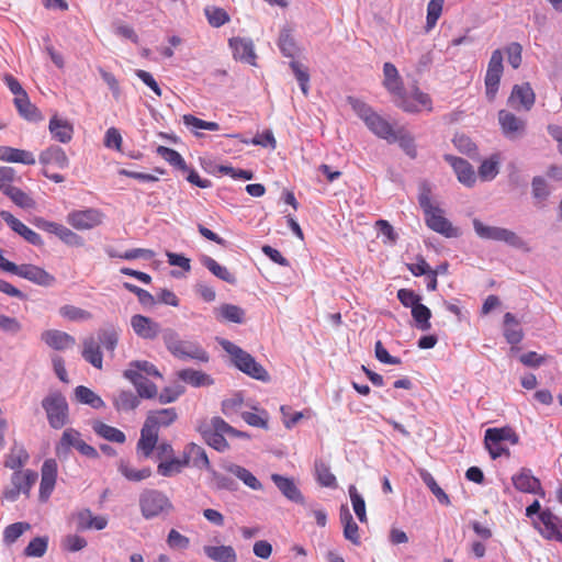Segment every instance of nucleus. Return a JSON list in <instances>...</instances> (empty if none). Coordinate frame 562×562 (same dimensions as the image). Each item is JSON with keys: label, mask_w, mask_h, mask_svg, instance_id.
Returning <instances> with one entry per match:
<instances>
[{"label": "nucleus", "mask_w": 562, "mask_h": 562, "mask_svg": "<svg viewBox=\"0 0 562 562\" xmlns=\"http://www.w3.org/2000/svg\"><path fill=\"white\" fill-rule=\"evenodd\" d=\"M177 418L178 413L176 408H161L149 411L144 424L158 432L161 427L166 428L172 425Z\"/></svg>", "instance_id": "obj_17"}, {"label": "nucleus", "mask_w": 562, "mask_h": 562, "mask_svg": "<svg viewBox=\"0 0 562 562\" xmlns=\"http://www.w3.org/2000/svg\"><path fill=\"white\" fill-rule=\"evenodd\" d=\"M76 400L81 404H87L92 408H102L104 407L103 400L97 395L91 389L79 385L75 389Z\"/></svg>", "instance_id": "obj_48"}, {"label": "nucleus", "mask_w": 562, "mask_h": 562, "mask_svg": "<svg viewBox=\"0 0 562 562\" xmlns=\"http://www.w3.org/2000/svg\"><path fill=\"white\" fill-rule=\"evenodd\" d=\"M41 223H42V225H41L42 228H44L45 231H47L49 233L57 235L59 237L60 241L68 244V245L79 243V236L77 234H75L74 232H71L69 228H67L60 224L53 223V222L42 221Z\"/></svg>", "instance_id": "obj_41"}, {"label": "nucleus", "mask_w": 562, "mask_h": 562, "mask_svg": "<svg viewBox=\"0 0 562 562\" xmlns=\"http://www.w3.org/2000/svg\"><path fill=\"white\" fill-rule=\"evenodd\" d=\"M220 345L231 356L234 366L241 372L256 380H269L267 370L260 363H258L250 353L246 352L240 347L226 339H222Z\"/></svg>", "instance_id": "obj_3"}, {"label": "nucleus", "mask_w": 562, "mask_h": 562, "mask_svg": "<svg viewBox=\"0 0 562 562\" xmlns=\"http://www.w3.org/2000/svg\"><path fill=\"white\" fill-rule=\"evenodd\" d=\"M188 467V460L182 458H169L162 460L157 465V472L165 477L173 476L182 471V469Z\"/></svg>", "instance_id": "obj_44"}, {"label": "nucleus", "mask_w": 562, "mask_h": 562, "mask_svg": "<svg viewBox=\"0 0 562 562\" xmlns=\"http://www.w3.org/2000/svg\"><path fill=\"white\" fill-rule=\"evenodd\" d=\"M158 443V432L143 425L140 430V438L137 442L136 449L144 458H149Z\"/></svg>", "instance_id": "obj_27"}, {"label": "nucleus", "mask_w": 562, "mask_h": 562, "mask_svg": "<svg viewBox=\"0 0 562 562\" xmlns=\"http://www.w3.org/2000/svg\"><path fill=\"white\" fill-rule=\"evenodd\" d=\"M157 154L175 168L183 172L189 170V167L186 164L184 159L177 150L165 146H158Z\"/></svg>", "instance_id": "obj_52"}, {"label": "nucleus", "mask_w": 562, "mask_h": 562, "mask_svg": "<svg viewBox=\"0 0 562 562\" xmlns=\"http://www.w3.org/2000/svg\"><path fill=\"white\" fill-rule=\"evenodd\" d=\"M217 318L241 324L245 321V311L234 304H223L217 308Z\"/></svg>", "instance_id": "obj_50"}, {"label": "nucleus", "mask_w": 562, "mask_h": 562, "mask_svg": "<svg viewBox=\"0 0 562 562\" xmlns=\"http://www.w3.org/2000/svg\"><path fill=\"white\" fill-rule=\"evenodd\" d=\"M383 74H384V87L386 90L393 93H400L401 89H403V82L398 75L396 67L392 63H385L383 65Z\"/></svg>", "instance_id": "obj_40"}, {"label": "nucleus", "mask_w": 562, "mask_h": 562, "mask_svg": "<svg viewBox=\"0 0 562 562\" xmlns=\"http://www.w3.org/2000/svg\"><path fill=\"white\" fill-rule=\"evenodd\" d=\"M488 440L492 441V443L497 441H509L512 445H517L519 442V437L512 427L505 426L501 428L486 429L484 441Z\"/></svg>", "instance_id": "obj_37"}, {"label": "nucleus", "mask_w": 562, "mask_h": 562, "mask_svg": "<svg viewBox=\"0 0 562 562\" xmlns=\"http://www.w3.org/2000/svg\"><path fill=\"white\" fill-rule=\"evenodd\" d=\"M36 481L37 473L32 470L15 471L11 477L12 485L19 488L21 493L26 495H29L32 486Z\"/></svg>", "instance_id": "obj_38"}, {"label": "nucleus", "mask_w": 562, "mask_h": 562, "mask_svg": "<svg viewBox=\"0 0 562 562\" xmlns=\"http://www.w3.org/2000/svg\"><path fill=\"white\" fill-rule=\"evenodd\" d=\"M228 43L236 60L256 66L257 55L250 38L233 37Z\"/></svg>", "instance_id": "obj_16"}, {"label": "nucleus", "mask_w": 562, "mask_h": 562, "mask_svg": "<svg viewBox=\"0 0 562 562\" xmlns=\"http://www.w3.org/2000/svg\"><path fill=\"white\" fill-rule=\"evenodd\" d=\"M204 266L218 279L231 284H234L236 282L235 276L232 272H229L226 267L221 266L214 259L206 258L204 260Z\"/></svg>", "instance_id": "obj_57"}, {"label": "nucleus", "mask_w": 562, "mask_h": 562, "mask_svg": "<svg viewBox=\"0 0 562 562\" xmlns=\"http://www.w3.org/2000/svg\"><path fill=\"white\" fill-rule=\"evenodd\" d=\"M0 269L29 281H32L38 285L49 286L55 283V277L46 272L44 269L34 265H21L9 261L0 254Z\"/></svg>", "instance_id": "obj_6"}, {"label": "nucleus", "mask_w": 562, "mask_h": 562, "mask_svg": "<svg viewBox=\"0 0 562 562\" xmlns=\"http://www.w3.org/2000/svg\"><path fill=\"white\" fill-rule=\"evenodd\" d=\"M431 184L427 180H423L418 184V204L424 212L426 225L436 233L448 238L459 236V228L454 227L443 215L440 209L431 200Z\"/></svg>", "instance_id": "obj_1"}, {"label": "nucleus", "mask_w": 562, "mask_h": 562, "mask_svg": "<svg viewBox=\"0 0 562 562\" xmlns=\"http://www.w3.org/2000/svg\"><path fill=\"white\" fill-rule=\"evenodd\" d=\"M473 228L476 235L483 239L506 243L510 246H521L524 244L515 232L503 227L485 225L477 218L473 220Z\"/></svg>", "instance_id": "obj_7"}, {"label": "nucleus", "mask_w": 562, "mask_h": 562, "mask_svg": "<svg viewBox=\"0 0 562 562\" xmlns=\"http://www.w3.org/2000/svg\"><path fill=\"white\" fill-rule=\"evenodd\" d=\"M162 340L168 351L178 359H193L200 362H207L209 353L192 340H182L178 333L171 328L164 329Z\"/></svg>", "instance_id": "obj_2"}, {"label": "nucleus", "mask_w": 562, "mask_h": 562, "mask_svg": "<svg viewBox=\"0 0 562 562\" xmlns=\"http://www.w3.org/2000/svg\"><path fill=\"white\" fill-rule=\"evenodd\" d=\"M29 458L30 457L25 448L22 445L14 442L5 457L4 465L15 472L29 461Z\"/></svg>", "instance_id": "obj_36"}, {"label": "nucleus", "mask_w": 562, "mask_h": 562, "mask_svg": "<svg viewBox=\"0 0 562 562\" xmlns=\"http://www.w3.org/2000/svg\"><path fill=\"white\" fill-rule=\"evenodd\" d=\"M316 477L318 483L325 487H336V476L331 473L329 467L319 461L315 463Z\"/></svg>", "instance_id": "obj_56"}, {"label": "nucleus", "mask_w": 562, "mask_h": 562, "mask_svg": "<svg viewBox=\"0 0 562 562\" xmlns=\"http://www.w3.org/2000/svg\"><path fill=\"white\" fill-rule=\"evenodd\" d=\"M41 405L52 428L61 429L68 424L69 405L60 391H50L42 400Z\"/></svg>", "instance_id": "obj_5"}, {"label": "nucleus", "mask_w": 562, "mask_h": 562, "mask_svg": "<svg viewBox=\"0 0 562 562\" xmlns=\"http://www.w3.org/2000/svg\"><path fill=\"white\" fill-rule=\"evenodd\" d=\"M138 504L142 516L147 520L169 515L175 509L171 499L164 492L155 488L143 490Z\"/></svg>", "instance_id": "obj_4"}, {"label": "nucleus", "mask_w": 562, "mask_h": 562, "mask_svg": "<svg viewBox=\"0 0 562 562\" xmlns=\"http://www.w3.org/2000/svg\"><path fill=\"white\" fill-rule=\"evenodd\" d=\"M131 326L134 333L142 339L145 340H154L160 334L162 335V329L160 324L155 322L153 318L148 316H144L142 314H136L131 317Z\"/></svg>", "instance_id": "obj_13"}, {"label": "nucleus", "mask_w": 562, "mask_h": 562, "mask_svg": "<svg viewBox=\"0 0 562 562\" xmlns=\"http://www.w3.org/2000/svg\"><path fill=\"white\" fill-rule=\"evenodd\" d=\"M119 472L131 482H140L151 475L150 468L134 469L127 461L120 460L117 464Z\"/></svg>", "instance_id": "obj_42"}, {"label": "nucleus", "mask_w": 562, "mask_h": 562, "mask_svg": "<svg viewBox=\"0 0 562 562\" xmlns=\"http://www.w3.org/2000/svg\"><path fill=\"white\" fill-rule=\"evenodd\" d=\"M389 143H398L401 148L411 158H415L417 155L416 145L414 142V137L407 133L404 128H400L394 131L393 135L387 140Z\"/></svg>", "instance_id": "obj_46"}, {"label": "nucleus", "mask_w": 562, "mask_h": 562, "mask_svg": "<svg viewBox=\"0 0 562 562\" xmlns=\"http://www.w3.org/2000/svg\"><path fill=\"white\" fill-rule=\"evenodd\" d=\"M4 195L22 209L29 210L35 206V201L27 193L16 187L12 186Z\"/></svg>", "instance_id": "obj_54"}, {"label": "nucleus", "mask_w": 562, "mask_h": 562, "mask_svg": "<svg viewBox=\"0 0 562 562\" xmlns=\"http://www.w3.org/2000/svg\"><path fill=\"white\" fill-rule=\"evenodd\" d=\"M70 448H75L80 454L95 459L99 457L97 449L90 445H88L82 438L81 434L74 429L67 428L64 430L59 443L57 446V451L67 452Z\"/></svg>", "instance_id": "obj_10"}, {"label": "nucleus", "mask_w": 562, "mask_h": 562, "mask_svg": "<svg viewBox=\"0 0 562 562\" xmlns=\"http://www.w3.org/2000/svg\"><path fill=\"white\" fill-rule=\"evenodd\" d=\"M349 496L352 504V508L358 519L361 522L367 521L366 503L363 497L358 493L355 485L349 486Z\"/></svg>", "instance_id": "obj_61"}, {"label": "nucleus", "mask_w": 562, "mask_h": 562, "mask_svg": "<svg viewBox=\"0 0 562 562\" xmlns=\"http://www.w3.org/2000/svg\"><path fill=\"white\" fill-rule=\"evenodd\" d=\"M412 316L418 329L423 331L430 329L431 311L426 305L419 303L418 305L413 306Z\"/></svg>", "instance_id": "obj_53"}, {"label": "nucleus", "mask_w": 562, "mask_h": 562, "mask_svg": "<svg viewBox=\"0 0 562 562\" xmlns=\"http://www.w3.org/2000/svg\"><path fill=\"white\" fill-rule=\"evenodd\" d=\"M272 482L284 497L294 503L304 504V496L294 483L293 479L273 473L271 475Z\"/></svg>", "instance_id": "obj_22"}, {"label": "nucleus", "mask_w": 562, "mask_h": 562, "mask_svg": "<svg viewBox=\"0 0 562 562\" xmlns=\"http://www.w3.org/2000/svg\"><path fill=\"white\" fill-rule=\"evenodd\" d=\"M182 457L184 460H188V467L192 465L199 470L206 471L212 470L205 449L194 442H190L184 447Z\"/></svg>", "instance_id": "obj_18"}, {"label": "nucleus", "mask_w": 562, "mask_h": 562, "mask_svg": "<svg viewBox=\"0 0 562 562\" xmlns=\"http://www.w3.org/2000/svg\"><path fill=\"white\" fill-rule=\"evenodd\" d=\"M204 428H209L211 431L220 434L222 436H231V437H240L248 438V435L233 428L229 424H227L222 417H213L210 424L201 425Z\"/></svg>", "instance_id": "obj_43"}, {"label": "nucleus", "mask_w": 562, "mask_h": 562, "mask_svg": "<svg viewBox=\"0 0 562 562\" xmlns=\"http://www.w3.org/2000/svg\"><path fill=\"white\" fill-rule=\"evenodd\" d=\"M540 521L543 527L541 528V535L549 540H557L562 542V531L559 518L549 510L540 513Z\"/></svg>", "instance_id": "obj_23"}, {"label": "nucleus", "mask_w": 562, "mask_h": 562, "mask_svg": "<svg viewBox=\"0 0 562 562\" xmlns=\"http://www.w3.org/2000/svg\"><path fill=\"white\" fill-rule=\"evenodd\" d=\"M503 71V53L501 49H495L492 52L484 79L485 94L490 102L496 98Z\"/></svg>", "instance_id": "obj_8"}, {"label": "nucleus", "mask_w": 562, "mask_h": 562, "mask_svg": "<svg viewBox=\"0 0 562 562\" xmlns=\"http://www.w3.org/2000/svg\"><path fill=\"white\" fill-rule=\"evenodd\" d=\"M67 222L76 229H90L102 222V214L94 209L74 211L68 214Z\"/></svg>", "instance_id": "obj_14"}, {"label": "nucleus", "mask_w": 562, "mask_h": 562, "mask_svg": "<svg viewBox=\"0 0 562 562\" xmlns=\"http://www.w3.org/2000/svg\"><path fill=\"white\" fill-rule=\"evenodd\" d=\"M504 337L510 345H518L524 338L519 321L509 312L504 315Z\"/></svg>", "instance_id": "obj_29"}, {"label": "nucleus", "mask_w": 562, "mask_h": 562, "mask_svg": "<svg viewBox=\"0 0 562 562\" xmlns=\"http://www.w3.org/2000/svg\"><path fill=\"white\" fill-rule=\"evenodd\" d=\"M0 160L24 165L35 164V157L31 151L9 146H0Z\"/></svg>", "instance_id": "obj_30"}, {"label": "nucleus", "mask_w": 562, "mask_h": 562, "mask_svg": "<svg viewBox=\"0 0 562 562\" xmlns=\"http://www.w3.org/2000/svg\"><path fill=\"white\" fill-rule=\"evenodd\" d=\"M48 128L53 137L60 143L66 144L72 139V124L67 120L59 119L57 114L50 119Z\"/></svg>", "instance_id": "obj_26"}, {"label": "nucleus", "mask_w": 562, "mask_h": 562, "mask_svg": "<svg viewBox=\"0 0 562 562\" xmlns=\"http://www.w3.org/2000/svg\"><path fill=\"white\" fill-rule=\"evenodd\" d=\"M278 47L285 57L294 59L297 55L300 48L292 35V30L289 26L281 29L278 38Z\"/></svg>", "instance_id": "obj_35"}, {"label": "nucleus", "mask_w": 562, "mask_h": 562, "mask_svg": "<svg viewBox=\"0 0 562 562\" xmlns=\"http://www.w3.org/2000/svg\"><path fill=\"white\" fill-rule=\"evenodd\" d=\"M124 376L133 382L140 397L153 398L157 395V386L134 369H127Z\"/></svg>", "instance_id": "obj_24"}, {"label": "nucleus", "mask_w": 562, "mask_h": 562, "mask_svg": "<svg viewBox=\"0 0 562 562\" xmlns=\"http://www.w3.org/2000/svg\"><path fill=\"white\" fill-rule=\"evenodd\" d=\"M498 124L502 134L509 140H517L526 135L527 122L507 110H499L497 113Z\"/></svg>", "instance_id": "obj_9"}, {"label": "nucleus", "mask_w": 562, "mask_h": 562, "mask_svg": "<svg viewBox=\"0 0 562 562\" xmlns=\"http://www.w3.org/2000/svg\"><path fill=\"white\" fill-rule=\"evenodd\" d=\"M40 498L47 501L55 488L57 479V462L54 459L44 461L41 470Z\"/></svg>", "instance_id": "obj_15"}, {"label": "nucleus", "mask_w": 562, "mask_h": 562, "mask_svg": "<svg viewBox=\"0 0 562 562\" xmlns=\"http://www.w3.org/2000/svg\"><path fill=\"white\" fill-rule=\"evenodd\" d=\"M199 431L204 441L216 451L224 452L229 448L225 436L211 431L209 428H204L202 426L199 427Z\"/></svg>", "instance_id": "obj_51"}, {"label": "nucleus", "mask_w": 562, "mask_h": 562, "mask_svg": "<svg viewBox=\"0 0 562 562\" xmlns=\"http://www.w3.org/2000/svg\"><path fill=\"white\" fill-rule=\"evenodd\" d=\"M536 102V94L529 82L515 85L512 89L510 95L507 99V104L514 110L530 111Z\"/></svg>", "instance_id": "obj_11"}, {"label": "nucleus", "mask_w": 562, "mask_h": 562, "mask_svg": "<svg viewBox=\"0 0 562 562\" xmlns=\"http://www.w3.org/2000/svg\"><path fill=\"white\" fill-rule=\"evenodd\" d=\"M0 217L11 227L12 231L21 235L25 241L36 245L41 241L40 235L15 218L10 212L1 211Z\"/></svg>", "instance_id": "obj_25"}, {"label": "nucleus", "mask_w": 562, "mask_h": 562, "mask_svg": "<svg viewBox=\"0 0 562 562\" xmlns=\"http://www.w3.org/2000/svg\"><path fill=\"white\" fill-rule=\"evenodd\" d=\"M78 531L103 530L108 527L109 519L104 515H93L89 508L78 510L72 515Z\"/></svg>", "instance_id": "obj_12"}, {"label": "nucleus", "mask_w": 562, "mask_h": 562, "mask_svg": "<svg viewBox=\"0 0 562 562\" xmlns=\"http://www.w3.org/2000/svg\"><path fill=\"white\" fill-rule=\"evenodd\" d=\"M92 428L97 435L109 441L124 443L126 440V436L122 430L102 422H95Z\"/></svg>", "instance_id": "obj_47"}, {"label": "nucleus", "mask_w": 562, "mask_h": 562, "mask_svg": "<svg viewBox=\"0 0 562 562\" xmlns=\"http://www.w3.org/2000/svg\"><path fill=\"white\" fill-rule=\"evenodd\" d=\"M203 551L215 562H237V554L232 546H205Z\"/></svg>", "instance_id": "obj_32"}, {"label": "nucleus", "mask_w": 562, "mask_h": 562, "mask_svg": "<svg viewBox=\"0 0 562 562\" xmlns=\"http://www.w3.org/2000/svg\"><path fill=\"white\" fill-rule=\"evenodd\" d=\"M41 338L47 346L55 350H65L76 345L75 337L57 329L43 331Z\"/></svg>", "instance_id": "obj_21"}, {"label": "nucleus", "mask_w": 562, "mask_h": 562, "mask_svg": "<svg viewBox=\"0 0 562 562\" xmlns=\"http://www.w3.org/2000/svg\"><path fill=\"white\" fill-rule=\"evenodd\" d=\"M532 196L538 202H544L550 195V190L547 180L543 177H533L531 182Z\"/></svg>", "instance_id": "obj_64"}, {"label": "nucleus", "mask_w": 562, "mask_h": 562, "mask_svg": "<svg viewBox=\"0 0 562 562\" xmlns=\"http://www.w3.org/2000/svg\"><path fill=\"white\" fill-rule=\"evenodd\" d=\"M13 103L23 119L31 122H38L43 119L40 110L31 103L27 93L20 98H14Z\"/></svg>", "instance_id": "obj_34"}, {"label": "nucleus", "mask_w": 562, "mask_h": 562, "mask_svg": "<svg viewBox=\"0 0 562 562\" xmlns=\"http://www.w3.org/2000/svg\"><path fill=\"white\" fill-rule=\"evenodd\" d=\"M445 0H430L427 5L426 32L435 27L442 13Z\"/></svg>", "instance_id": "obj_58"}, {"label": "nucleus", "mask_w": 562, "mask_h": 562, "mask_svg": "<svg viewBox=\"0 0 562 562\" xmlns=\"http://www.w3.org/2000/svg\"><path fill=\"white\" fill-rule=\"evenodd\" d=\"M445 160L451 165L461 183L467 187H472L475 183V172L469 161L452 155H445Z\"/></svg>", "instance_id": "obj_19"}, {"label": "nucleus", "mask_w": 562, "mask_h": 562, "mask_svg": "<svg viewBox=\"0 0 562 562\" xmlns=\"http://www.w3.org/2000/svg\"><path fill=\"white\" fill-rule=\"evenodd\" d=\"M241 417L250 426L263 429L268 428L269 415L265 409L259 412H244Z\"/></svg>", "instance_id": "obj_63"}, {"label": "nucleus", "mask_w": 562, "mask_h": 562, "mask_svg": "<svg viewBox=\"0 0 562 562\" xmlns=\"http://www.w3.org/2000/svg\"><path fill=\"white\" fill-rule=\"evenodd\" d=\"M204 13L207 19V22L213 27H221L229 21L228 13L224 9L218 7H206L204 9Z\"/></svg>", "instance_id": "obj_55"}, {"label": "nucleus", "mask_w": 562, "mask_h": 562, "mask_svg": "<svg viewBox=\"0 0 562 562\" xmlns=\"http://www.w3.org/2000/svg\"><path fill=\"white\" fill-rule=\"evenodd\" d=\"M226 470L244 482L245 485L252 490H261L262 485L257 477L244 467L229 464Z\"/></svg>", "instance_id": "obj_49"}, {"label": "nucleus", "mask_w": 562, "mask_h": 562, "mask_svg": "<svg viewBox=\"0 0 562 562\" xmlns=\"http://www.w3.org/2000/svg\"><path fill=\"white\" fill-rule=\"evenodd\" d=\"M499 161L496 155L484 160L479 167V176L483 180H493L499 172Z\"/></svg>", "instance_id": "obj_59"}, {"label": "nucleus", "mask_w": 562, "mask_h": 562, "mask_svg": "<svg viewBox=\"0 0 562 562\" xmlns=\"http://www.w3.org/2000/svg\"><path fill=\"white\" fill-rule=\"evenodd\" d=\"M40 162L44 166L55 165L57 168L64 169L68 166L69 160L63 148L53 145L41 153Z\"/></svg>", "instance_id": "obj_28"}, {"label": "nucleus", "mask_w": 562, "mask_h": 562, "mask_svg": "<svg viewBox=\"0 0 562 562\" xmlns=\"http://www.w3.org/2000/svg\"><path fill=\"white\" fill-rule=\"evenodd\" d=\"M139 404V400L138 397L133 394L132 392H121L115 401H114V405L115 407L119 409V411H132L134 408H136Z\"/></svg>", "instance_id": "obj_62"}, {"label": "nucleus", "mask_w": 562, "mask_h": 562, "mask_svg": "<svg viewBox=\"0 0 562 562\" xmlns=\"http://www.w3.org/2000/svg\"><path fill=\"white\" fill-rule=\"evenodd\" d=\"M31 528L29 522H14L5 527L3 541L8 544L14 543L26 530Z\"/></svg>", "instance_id": "obj_60"}, {"label": "nucleus", "mask_w": 562, "mask_h": 562, "mask_svg": "<svg viewBox=\"0 0 562 562\" xmlns=\"http://www.w3.org/2000/svg\"><path fill=\"white\" fill-rule=\"evenodd\" d=\"M82 357L83 359L92 364L97 369L102 368L103 357L100 349V345L93 337L86 338L82 342Z\"/></svg>", "instance_id": "obj_33"}, {"label": "nucleus", "mask_w": 562, "mask_h": 562, "mask_svg": "<svg viewBox=\"0 0 562 562\" xmlns=\"http://www.w3.org/2000/svg\"><path fill=\"white\" fill-rule=\"evenodd\" d=\"M367 127L378 137L389 140L394 130L391 124L376 112L366 123Z\"/></svg>", "instance_id": "obj_39"}, {"label": "nucleus", "mask_w": 562, "mask_h": 562, "mask_svg": "<svg viewBox=\"0 0 562 562\" xmlns=\"http://www.w3.org/2000/svg\"><path fill=\"white\" fill-rule=\"evenodd\" d=\"M512 481L514 486L522 493H541V495H543L539 479L533 476L529 469H521L517 474H515L512 477Z\"/></svg>", "instance_id": "obj_20"}, {"label": "nucleus", "mask_w": 562, "mask_h": 562, "mask_svg": "<svg viewBox=\"0 0 562 562\" xmlns=\"http://www.w3.org/2000/svg\"><path fill=\"white\" fill-rule=\"evenodd\" d=\"M178 376L183 382L189 383L195 387L212 385L214 382L209 374L193 369L181 370L179 371Z\"/></svg>", "instance_id": "obj_45"}, {"label": "nucleus", "mask_w": 562, "mask_h": 562, "mask_svg": "<svg viewBox=\"0 0 562 562\" xmlns=\"http://www.w3.org/2000/svg\"><path fill=\"white\" fill-rule=\"evenodd\" d=\"M340 521L344 526V537L347 540H349L351 543L359 546L360 544L359 527L355 522L348 507L345 505H342L340 507Z\"/></svg>", "instance_id": "obj_31"}]
</instances>
